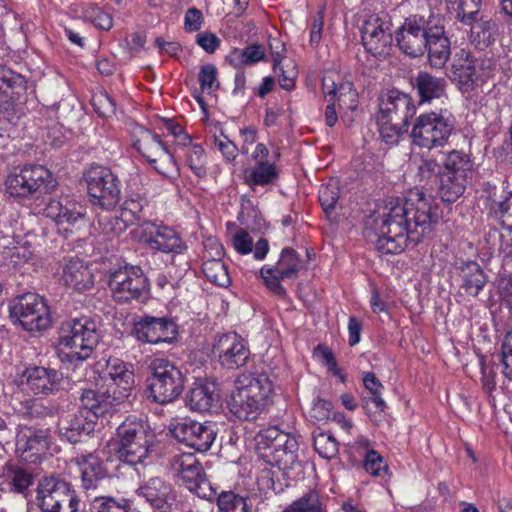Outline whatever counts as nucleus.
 <instances>
[{"mask_svg": "<svg viewBox=\"0 0 512 512\" xmlns=\"http://www.w3.org/2000/svg\"><path fill=\"white\" fill-rule=\"evenodd\" d=\"M416 107L413 98L398 89H391L379 97L377 124L383 141L389 145L398 143L399 138L412 127L410 138L416 143Z\"/></svg>", "mask_w": 512, "mask_h": 512, "instance_id": "obj_1", "label": "nucleus"}, {"mask_svg": "<svg viewBox=\"0 0 512 512\" xmlns=\"http://www.w3.org/2000/svg\"><path fill=\"white\" fill-rule=\"evenodd\" d=\"M273 391L274 384L267 374H241L228 401L229 411L239 420L254 421L266 410Z\"/></svg>", "mask_w": 512, "mask_h": 512, "instance_id": "obj_2", "label": "nucleus"}, {"mask_svg": "<svg viewBox=\"0 0 512 512\" xmlns=\"http://www.w3.org/2000/svg\"><path fill=\"white\" fill-rule=\"evenodd\" d=\"M409 208L400 204L385 208L378 217L372 216L374 231L377 239L375 245L377 250L385 254H397L404 251L409 245L412 248L415 243L409 242V231L407 228Z\"/></svg>", "mask_w": 512, "mask_h": 512, "instance_id": "obj_3", "label": "nucleus"}, {"mask_svg": "<svg viewBox=\"0 0 512 512\" xmlns=\"http://www.w3.org/2000/svg\"><path fill=\"white\" fill-rule=\"evenodd\" d=\"M154 434L148 424L137 417H127L116 430L115 454L129 465L143 463L153 447Z\"/></svg>", "mask_w": 512, "mask_h": 512, "instance_id": "obj_4", "label": "nucleus"}, {"mask_svg": "<svg viewBox=\"0 0 512 512\" xmlns=\"http://www.w3.org/2000/svg\"><path fill=\"white\" fill-rule=\"evenodd\" d=\"M100 339L97 324L88 316L65 320L59 330L58 345L69 349L70 362L88 359Z\"/></svg>", "mask_w": 512, "mask_h": 512, "instance_id": "obj_5", "label": "nucleus"}, {"mask_svg": "<svg viewBox=\"0 0 512 512\" xmlns=\"http://www.w3.org/2000/svg\"><path fill=\"white\" fill-rule=\"evenodd\" d=\"M32 503L40 512H78L80 498L73 485L60 475L41 477Z\"/></svg>", "mask_w": 512, "mask_h": 512, "instance_id": "obj_6", "label": "nucleus"}, {"mask_svg": "<svg viewBox=\"0 0 512 512\" xmlns=\"http://www.w3.org/2000/svg\"><path fill=\"white\" fill-rule=\"evenodd\" d=\"M55 186L56 180L53 174L42 165H24L8 174L5 180V192L17 200L50 193Z\"/></svg>", "mask_w": 512, "mask_h": 512, "instance_id": "obj_7", "label": "nucleus"}, {"mask_svg": "<svg viewBox=\"0 0 512 512\" xmlns=\"http://www.w3.org/2000/svg\"><path fill=\"white\" fill-rule=\"evenodd\" d=\"M149 395L155 403L164 405L175 401L183 392L185 377L172 362L163 358L154 359L149 366Z\"/></svg>", "mask_w": 512, "mask_h": 512, "instance_id": "obj_8", "label": "nucleus"}, {"mask_svg": "<svg viewBox=\"0 0 512 512\" xmlns=\"http://www.w3.org/2000/svg\"><path fill=\"white\" fill-rule=\"evenodd\" d=\"M132 147L144 157L156 172L164 177L177 173L176 161L160 136L143 126L136 125L131 131Z\"/></svg>", "mask_w": 512, "mask_h": 512, "instance_id": "obj_9", "label": "nucleus"}, {"mask_svg": "<svg viewBox=\"0 0 512 512\" xmlns=\"http://www.w3.org/2000/svg\"><path fill=\"white\" fill-rule=\"evenodd\" d=\"M84 180L89 200L93 205L111 210L120 202L121 181L109 167L91 165L84 172Z\"/></svg>", "mask_w": 512, "mask_h": 512, "instance_id": "obj_10", "label": "nucleus"}, {"mask_svg": "<svg viewBox=\"0 0 512 512\" xmlns=\"http://www.w3.org/2000/svg\"><path fill=\"white\" fill-rule=\"evenodd\" d=\"M10 318L29 332L46 330L51 324L49 307L36 293H25L15 297L9 306Z\"/></svg>", "mask_w": 512, "mask_h": 512, "instance_id": "obj_11", "label": "nucleus"}, {"mask_svg": "<svg viewBox=\"0 0 512 512\" xmlns=\"http://www.w3.org/2000/svg\"><path fill=\"white\" fill-rule=\"evenodd\" d=\"M108 285L118 303L144 302L149 296V282L139 266H125L112 272Z\"/></svg>", "mask_w": 512, "mask_h": 512, "instance_id": "obj_12", "label": "nucleus"}, {"mask_svg": "<svg viewBox=\"0 0 512 512\" xmlns=\"http://www.w3.org/2000/svg\"><path fill=\"white\" fill-rule=\"evenodd\" d=\"M171 468L181 483L198 497L211 500L216 490L207 479L202 464L192 453L175 455L170 461Z\"/></svg>", "mask_w": 512, "mask_h": 512, "instance_id": "obj_13", "label": "nucleus"}, {"mask_svg": "<svg viewBox=\"0 0 512 512\" xmlns=\"http://www.w3.org/2000/svg\"><path fill=\"white\" fill-rule=\"evenodd\" d=\"M302 269L300 255L291 247H285L275 266H264L260 270L261 278L267 289L279 298H286L287 291L281 281L296 279Z\"/></svg>", "mask_w": 512, "mask_h": 512, "instance_id": "obj_14", "label": "nucleus"}, {"mask_svg": "<svg viewBox=\"0 0 512 512\" xmlns=\"http://www.w3.org/2000/svg\"><path fill=\"white\" fill-rule=\"evenodd\" d=\"M136 233L150 249L163 253L183 254L188 246L173 228L152 221H142Z\"/></svg>", "mask_w": 512, "mask_h": 512, "instance_id": "obj_15", "label": "nucleus"}, {"mask_svg": "<svg viewBox=\"0 0 512 512\" xmlns=\"http://www.w3.org/2000/svg\"><path fill=\"white\" fill-rule=\"evenodd\" d=\"M170 432L177 441L198 452L208 451L217 436L214 423H201L187 417L175 419L170 425Z\"/></svg>", "mask_w": 512, "mask_h": 512, "instance_id": "obj_16", "label": "nucleus"}, {"mask_svg": "<svg viewBox=\"0 0 512 512\" xmlns=\"http://www.w3.org/2000/svg\"><path fill=\"white\" fill-rule=\"evenodd\" d=\"M392 24L388 14L370 15L362 28V42L366 51L378 59L389 55L392 46Z\"/></svg>", "mask_w": 512, "mask_h": 512, "instance_id": "obj_17", "label": "nucleus"}, {"mask_svg": "<svg viewBox=\"0 0 512 512\" xmlns=\"http://www.w3.org/2000/svg\"><path fill=\"white\" fill-rule=\"evenodd\" d=\"M212 354L223 368L236 370L247 364L251 352L244 338L236 332H227L215 337Z\"/></svg>", "mask_w": 512, "mask_h": 512, "instance_id": "obj_18", "label": "nucleus"}, {"mask_svg": "<svg viewBox=\"0 0 512 512\" xmlns=\"http://www.w3.org/2000/svg\"><path fill=\"white\" fill-rule=\"evenodd\" d=\"M452 129L453 122L446 110L422 114L418 117V146L427 149L443 146Z\"/></svg>", "mask_w": 512, "mask_h": 512, "instance_id": "obj_19", "label": "nucleus"}, {"mask_svg": "<svg viewBox=\"0 0 512 512\" xmlns=\"http://www.w3.org/2000/svg\"><path fill=\"white\" fill-rule=\"evenodd\" d=\"M132 333L143 343H172L177 337L178 329L170 318L144 315L134 323Z\"/></svg>", "mask_w": 512, "mask_h": 512, "instance_id": "obj_20", "label": "nucleus"}, {"mask_svg": "<svg viewBox=\"0 0 512 512\" xmlns=\"http://www.w3.org/2000/svg\"><path fill=\"white\" fill-rule=\"evenodd\" d=\"M421 179L435 176L439 178V195L444 202H455L465 191L467 177L451 173H440V165L434 159L422 160L418 166V177Z\"/></svg>", "mask_w": 512, "mask_h": 512, "instance_id": "obj_21", "label": "nucleus"}, {"mask_svg": "<svg viewBox=\"0 0 512 512\" xmlns=\"http://www.w3.org/2000/svg\"><path fill=\"white\" fill-rule=\"evenodd\" d=\"M22 382L34 395H52L60 391L64 375L54 368L29 365L22 373Z\"/></svg>", "mask_w": 512, "mask_h": 512, "instance_id": "obj_22", "label": "nucleus"}, {"mask_svg": "<svg viewBox=\"0 0 512 512\" xmlns=\"http://www.w3.org/2000/svg\"><path fill=\"white\" fill-rule=\"evenodd\" d=\"M50 434L46 429L19 426L16 434V451L23 460L35 463L47 454Z\"/></svg>", "mask_w": 512, "mask_h": 512, "instance_id": "obj_23", "label": "nucleus"}, {"mask_svg": "<svg viewBox=\"0 0 512 512\" xmlns=\"http://www.w3.org/2000/svg\"><path fill=\"white\" fill-rule=\"evenodd\" d=\"M106 377L110 380L108 387L118 395V400H127L135 387L132 366L119 358H109Z\"/></svg>", "mask_w": 512, "mask_h": 512, "instance_id": "obj_24", "label": "nucleus"}, {"mask_svg": "<svg viewBox=\"0 0 512 512\" xmlns=\"http://www.w3.org/2000/svg\"><path fill=\"white\" fill-rule=\"evenodd\" d=\"M137 494L160 512L172 511L175 493L172 486L159 477L150 478L137 489Z\"/></svg>", "mask_w": 512, "mask_h": 512, "instance_id": "obj_25", "label": "nucleus"}, {"mask_svg": "<svg viewBox=\"0 0 512 512\" xmlns=\"http://www.w3.org/2000/svg\"><path fill=\"white\" fill-rule=\"evenodd\" d=\"M60 282L76 291L90 289L94 277L89 268L79 258L64 259L58 269Z\"/></svg>", "mask_w": 512, "mask_h": 512, "instance_id": "obj_26", "label": "nucleus"}, {"mask_svg": "<svg viewBox=\"0 0 512 512\" xmlns=\"http://www.w3.org/2000/svg\"><path fill=\"white\" fill-rule=\"evenodd\" d=\"M58 429L62 439L77 443L82 436H88L95 430V422L88 418L87 411L78 410L62 416L58 422Z\"/></svg>", "mask_w": 512, "mask_h": 512, "instance_id": "obj_27", "label": "nucleus"}, {"mask_svg": "<svg viewBox=\"0 0 512 512\" xmlns=\"http://www.w3.org/2000/svg\"><path fill=\"white\" fill-rule=\"evenodd\" d=\"M299 444L296 436L286 439L280 447L261 451L260 458L272 467L278 468L284 474L293 469L298 463Z\"/></svg>", "mask_w": 512, "mask_h": 512, "instance_id": "obj_28", "label": "nucleus"}, {"mask_svg": "<svg viewBox=\"0 0 512 512\" xmlns=\"http://www.w3.org/2000/svg\"><path fill=\"white\" fill-rule=\"evenodd\" d=\"M80 400L85 408L84 411H87L88 414L92 413L95 417L105 415L114 406L124 402V400H118V395L110 387L105 391L83 389Z\"/></svg>", "mask_w": 512, "mask_h": 512, "instance_id": "obj_29", "label": "nucleus"}, {"mask_svg": "<svg viewBox=\"0 0 512 512\" xmlns=\"http://www.w3.org/2000/svg\"><path fill=\"white\" fill-rule=\"evenodd\" d=\"M425 47L428 61L432 67L441 68L450 56V41L441 27H435L425 32Z\"/></svg>", "mask_w": 512, "mask_h": 512, "instance_id": "obj_30", "label": "nucleus"}, {"mask_svg": "<svg viewBox=\"0 0 512 512\" xmlns=\"http://www.w3.org/2000/svg\"><path fill=\"white\" fill-rule=\"evenodd\" d=\"M74 461L80 469L81 483L85 490L96 489L107 476L101 460L94 453L78 455Z\"/></svg>", "mask_w": 512, "mask_h": 512, "instance_id": "obj_31", "label": "nucleus"}, {"mask_svg": "<svg viewBox=\"0 0 512 512\" xmlns=\"http://www.w3.org/2000/svg\"><path fill=\"white\" fill-rule=\"evenodd\" d=\"M219 395L212 383L197 381L185 397L186 405L196 412H208L218 402Z\"/></svg>", "mask_w": 512, "mask_h": 512, "instance_id": "obj_32", "label": "nucleus"}, {"mask_svg": "<svg viewBox=\"0 0 512 512\" xmlns=\"http://www.w3.org/2000/svg\"><path fill=\"white\" fill-rule=\"evenodd\" d=\"M279 171L274 163L257 161L250 170L245 172L244 182L251 188L254 186H267L275 184Z\"/></svg>", "mask_w": 512, "mask_h": 512, "instance_id": "obj_33", "label": "nucleus"}, {"mask_svg": "<svg viewBox=\"0 0 512 512\" xmlns=\"http://www.w3.org/2000/svg\"><path fill=\"white\" fill-rule=\"evenodd\" d=\"M446 81L444 78L429 74L418 76V105L430 103L433 99H440L445 95Z\"/></svg>", "mask_w": 512, "mask_h": 512, "instance_id": "obj_34", "label": "nucleus"}, {"mask_svg": "<svg viewBox=\"0 0 512 512\" xmlns=\"http://www.w3.org/2000/svg\"><path fill=\"white\" fill-rule=\"evenodd\" d=\"M326 498L317 489H310L281 512H326Z\"/></svg>", "mask_w": 512, "mask_h": 512, "instance_id": "obj_35", "label": "nucleus"}, {"mask_svg": "<svg viewBox=\"0 0 512 512\" xmlns=\"http://www.w3.org/2000/svg\"><path fill=\"white\" fill-rule=\"evenodd\" d=\"M265 60L264 48L260 44H251L245 48H234L226 57V61L234 68L250 66Z\"/></svg>", "mask_w": 512, "mask_h": 512, "instance_id": "obj_36", "label": "nucleus"}, {"mask_svg": "<svg viewBox=\"0 0 512 512\" xmlns=\"http://www.w3.org/2000/svg\"><path fill=\"white\" fill-rule=\"evenodd\" d=\"M475 74L473 57L471 55L467 54L465 58H459L455 61L453 77L458 82L462 92H469L477 86Z\"/></svg>", "mask_w": 512, "mask_h": 512, "instance_id": "obj_37", "label": "nucleus"}, {"mask_svg": "<svg viewBox=\"0 0 512 512\" xmlns=\"http://www.w3.org/2000/svg\"><path fill=\"white\" fill-rule=\"evenodd\" d=\"M8 486L10 491L21 494L25 498L32 497L30 487L34 483V475L20 466H10L7 470Z\"/></svg>", "mask_w": 512, "mask_h": 512, "instance_id": "obj_38", "label": "nucleus"}, {"mask_svg": "<svg viewBox=\"0 0 512 512\" xmlns=\"http://www.w3.org/2000/svg\"><path fill=\"white\" fill-rule=\"evenodd\" d=\"M463 288L472 295L477 296L486 284V276L480 265L470 261L463 265L462 269Z\"/></svg>", "mask_w": 512, "mask_h": 512, "instance_id": "obj_39", "label": "nucleus"}, {"mask_svg": "<svg viewBox=\"0 0 512 512\" xmlns=\"http://www.w3.org/2000/svg\"><path fill=\"white\" fill-rule=\"evenodd\" d=\"M439 207L432 204L423 194L418 193V227H422L423 236L429 234L432 225L436 224L440 219Z\"/></svg>", "mask_w": 512, "mask_h": 512, "instance_id": "obj_40", "label": "nucleus"}, {"mask_svg": "<svg viewBox=\"0 0 512 512\" xmlns=\"http://www.w3.org/2000/svg\"><path fill=\"white\" fill-rule=\"evenodd\" d=\"M472 41L480 49H484L495 42L497 36V25L492 20H475L471 25Z\"/></svg>", "mask_w": 512, "mask_h": 512, "instance_id": "obj_41", "label": "nucleus"}, {"mask_svg": "<svg viewBox=\"0 0 512 512\" xmlns=\"http://www.w3.org/2000/svg\"><path fill=\"white\" fill-rule=\"evenodd\" d=\"M397 46L407 56L416 57V21L407 18L396 32Z\"/></svg>", "mask_w": 512, "mask_h": 512, "instance_id": "obj_42", "label": "nucleus"}, {"mask_svg": "<svg viewBox=\"0 0 512 512\" xmlns=\"http://www.w3.org/2000/svg\"><path fill=\"white\" fill-rule=\"evenodd\" d=\"M363 384L365 388L371 393L365 401V409L367 412L371 410V405L374 406L375 411L383 412L386 408V403L381 396L383 386L379 379L372 372H366L363 374Z\"/></svg>", "mask_w": 512, "mask_h": 512, "instance_id": "obj_43", "label": "nucleus"}, {"mask_svg": "<svg viewBox=\"0 0 512 512\" xmlns=\"http://www.w3.org/2000/svg\"><path fill=\"white\" fill-rule=\"evenodd\" d=\"M294 435L280 431L276 426H271L259 431L256 435L257 447L259 454L261 451L280 447L286 439L292 438Z\"/></svg>", "mask_w": 512, "mask_h": 512, "instance_id": "obj_44", "label": "nucleus"}, {"mask_svg": "<svg viewBox=\"0 0 512 512\" xmlns=\"http://www.w3.org/2000/svg\"><path fill=\"white\" fill-rule=\"evenodd\" d=\"M272 60L273 71L278 76L280 87L287 91L293 90L298 76L295 65L292 62L281 65V55L278 52L272 54Z\"/></svg>", "mask_w": 512, "mask_h": 512, "instance_id": "obj_45", "label": "nucleus"}, {"mask_svg": "<svg viewBox=\"0 0 512 512\" xmlns=\"http://www.w3.org/2000/svg\"><path fill=\"white\" fill-rule=\"evenodd\" d=\"M202 271L207 280L220 287H227L231 283L228 269L220 259L213 258L204 261Z\"/></svg>", "mask_w": 512, "mask_h": 512, "instance_id": "obj_46", "label": "nucleus"}, {"mask_svg": "<svg viewBox=\"0 0 512 512\" xmlns=\"http://www.w3.org/2000/svg\"><path fill=\"white\" fill-rule=\"evenodd\" d=\"M217 506L220 512H248L247 497L234 491H222L217 497Z\"/></svg>", "mask_w": 512, "mask_h": 512, "instance_id": "obj_47", "label": "nucleus"}, {"mask_svg": "<svg viewBox=\"0 0 512 512\" xmlns=\"http://www.w3.org/2000/svg\"><path fill=\"white\" fill-rule=\"evenodd\" d=\"M471 169V162L469 157L460 151H451L444 161V169L440 168V173H451L456 176L467 177Z\"/></svg>", "mask_w": 512, "mask_h": 512, "instance_id": "obj_48", "label": "nucleus"}, {"mask_svg": "<svg viewBox=\"0 0 512 512\" xmlns=\"http://www.w3.org/2000/svg\"><path fill=\"white\" fill-rule=\"evenodd\" d=\"M186 163L195 176L203 179L207 176V157L200 144L191 145L186 152Z\"/></svg>", "mask_w": 512, "mask_h": 512, "instance_id": "obj_49", "label": "nucleus"}, {"mask_svg": "<svg viewBox=\"0 0 512 512\" xmlns=\"http://www.w3.org/2000/svg\"><path fill=\"white\" fill-rule=\"evenodd\" d=\"M82 17L101 30H110L113 26L112 16L96 4H86L82 7Z\"/></svg>", "mask_w": 512, "mask_h": 512, "instance_id": "obj_50", "label": "nucleus"}, {"mask_svg": "<svg viewBox=\"0 0 512 512\" xmlns=\"http://www.w3.org/2000/svg\"><path fill=\"white\" fill-rule=\"evenodd\" d=\"M144 201L140 198L126 199L121 207L120 219L126 226L141 221L144 217Z\"/></svg>", "mask_w": 512, "mask_h": 512, "instance_id": "obj_51", "label": "nucleus"}, {"mask_svg": "<svg viewBox=\"0 0 512 512\" xmlns=\"http://www.w3.org/2000/svg\"><path fill=\"white\" fill-rule=\"evenodd\" d=\"M315 451L324 459H333L338 454V442L333 435L321 432L313 437Z\"/></svg>", "mask_w": 512, "mask_h": 512, "instance_id": "obj_52", "label": "nucleus"}, {"mask_svg": "<svg viewBox=\"0 0 512 512\" xmlns=\"http://www.w3.org/2000/svg\"><path fill=\"white\" fill-rule=\"evenodd\" d=\"M90 512H129L125 500H117L110 496H98L90 502Z\"/></svg>", "mask_w": 512, "mask_h": 512, "instance_id": "obj_53", "label": "nucleus"}, {"mask_svg": "<svg viewBox=\"0 0 512 512\" xmlns=\"http://www.w3.org/2000/svg\"><path fill=\"white\" fill-rule=\"evenodd\" d=\"M318 197L323 211L330 215L335 210L340 198V188L336 183L323 185L319 190Z\"/></svg>", "mask_w": 512, "mask_h": 512, "instance_id": "obj_54", "label": "nucleus"}, {"mask_svg": "<svg viewBox=\"0 0 512 512\" xmlns=\"http://www.w3.org/2000/svg\"><path fill=\"white\" fill-rule=\"evenodd\" d=\"M54 406H45L39 399H27L22 402V413L25 418H42L57 413Z\"/></svg>", "mask_w": 512, "mask_h": 512, "instance_id": "obj_55", "label": "nucleus"}, {"mask_svg": "<svg viewBox=\"0 0 512 512\" xmlns=\"http://www.w3.org/2000/svg\"><path fill=\"white\" fill-rule=\"evenodd\" d=\"M365 470L374 477L384 479L388 475V465L383 457L375 450H369L365 455Z\"/></svg>", "mask_w": 512, "mask_h": 512, "instance_id": "obj_56", "label": "nucleus"}, {"mask_svg": "<svg viewBox=\"0 0 512 512\" xmlns=\"http://www.w3.org/2000/svg\"><path fill=\"white\" fill-rule=\"evenodd\" d=\"M481 0H457V19L465 25L475 22L479 14Z\"/></svg>", "mask_w": 512, "mask_h": 512, "instance_id": "obj_57", "label": "nucleus"}, {"mask_svg": "<svg viewBox=\"0 0 512 512\" xmlns=\"http://www.w3.org/2000/svg\"><path fill=\"white\" fill-rule=\"evenodd\" d=\"M356 96L357 93L353 89L352 83L340 82L336 87L335 99L332 101L337 103L341 109H354L356 107Z\"/></svg>", "mask_w": 512, "mask_h": 512, "instance_id": "obj_58", "label": "nucleus"}, {"mask_svg": "<svg viewBox=\"0 0 512 512\" xmlns=\"http://www.w3.org/2000/svg\"><path fill=\"white\" fill-rule=\"evenodd\" d=\"M8 89L25 90L26 80L5 65H0V91L6 92Z\"/></svg>", "mask_w": 512, "mask_h": 512, "instance_id": "obj_59", "label": "nucleus"}, {"mask_svg": "<svg viewBox=\"0 0 512 512\" xmlns=\"http://www.w3.org/2000/svg\"><path fill=\"white\" fill-rule=\"evenodd\" d=\"M198 81L203 92L210 94L219 87L217 81V68L215 65L208 63L200 67Z\"/></svg>", "mask_w": 512, "mask_h": 512, "instance_id": "obj_60", "label": "nucleus"}, {"mask_svg": "<svg viewBox=\"0 0 512 512\" xmlns=\"http://www.w3.org/2000/svg\"><path fill=\"white\" fill-rule=\"evenodd\" d=\"M473 66L476 72L477 85L492 77L497 67L495 59L491 56L473 57Z\"/></svg>", "mask_w": 512, "mask_h": 512, "instance_id": "obj_61", "label": "nucleus"}, {"mask_svg": "<svg viewBox=\"0 0 512 512\" xmlns=\"http://www.w3.org/2000/svg\"><path fill=\"white\" fill-rule=\"evenodd\" d=\"M332 403L320 396H317L312 401V406L309 411L310 418L315 422H327L333 413Z\"/></svg>", "mask_w": 512, "mask_h": 512, "instance_id": "obj_62", "label": "nucleus"}, {"mask_svg": "<svg viewBox=\"0 0 512 512\" xmlns=\"http://www.w3.org/2000/svg\"><path fill=\"white\" fill-rule=\"evenodd\" d=\"M92 105L96 113L104 118L111 117L116 111V104L107 92L94 94L92 97Z\"/></svg>", "mask_w": 512, "mask_h": 512, "instance_id": "obj_63", "label": "nucleus"}, {"mask_svg": "<svg viewBox=\"0 0 512 512\" xmlns=\"http://www.w3.org/2000/svg\"><path fill=\"white\" fill-rule=\"evenodd\" d=\"M502 374L512 381V329L506 334L501 349Z\"/></svg>", "mask_w": 512, "mask_h": 512, "instance_id": "obj_64", "label": "nucleus"}]
</instances>
